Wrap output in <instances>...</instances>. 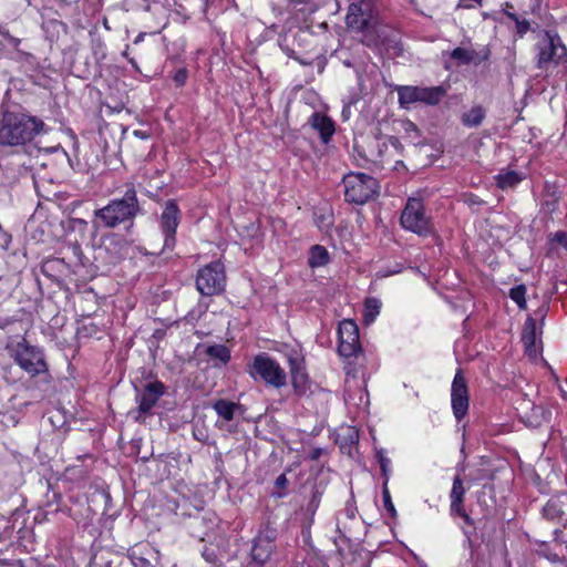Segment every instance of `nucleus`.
<instances>
[{"label": "nucleus", "mask_w": 567, "mask_h": 567, "mask_svg": "<svg viewBox=\"0 0 567 567\" xmlns=\"http://www.w3.org/2000/svg\"><path fill=\"white\" fill-rule=\"evenodd\" d=\"M143 214L135 185H125V190L120 196H114L107 204L93 213V225L96 228H124L131 230L136 217Z\"/></svg>", "instance_id": "1"}, {"label": "nucleus", "mask_w": 567, "mask_h": 567, "mask_svg": "<svg viewBox=\"0 0 567 567\" xmlns=\"http://www.w3.org/2000/svg\"><path fill=\"white\" fill-rule=\"evenodd\" d=\"M44 122L20 107L4 109L0 118V146L25 147L42 133H47Z\"/></svg>", "instance_id": "2"}, {"label": "nucleus", "mask_w": 567, "mask_h": 567, "mask_svg": "<svg viewBox=\"0 0 567 567\" xmlns=\"http://www.w3.org/2000/svg\"><path fill=\"white\" fill-rule=\"evenodd\" d=\"M378 14L372 0H360L351 3L346 16L347 28L361 38V42L370 45L378 37Z\"/></svg>", "instance_id": "3"}, {"label": "nucleus", "mask_w": 567, "mask_h": 567, "mask_svg": "<svg viewBox=\"0 0 567 567\" xmlns=\"http://www.w3.org/2000/svg\"><path fill=\"white\" fill-rule=\"evenodd\" d=\"M346 202L363 205L378 194V181L364 173H350L342 179Z\"/></svg>", "instance_id": "4"}, {"label": "nucleus", "mask_w": 567, "mask_h": 567, "mask_svg": "<svg viewBox=\"0 0 567 567\" xmlns=\"http://www.w3.org/2000/svg\"><path fill=\"white\" fill-rule=\"evenodd\" d=\"M248 373L252 379H261L266 384L276 389H280L287 383L285 370L266 352L255 355L248 364Z\"/></svg>", "instance_id": "5"}, {"label": "nucleus", "mask_w": 567, "mask_h": 567, "mask_svg": "<svg viewBox=\"0 0 567 567\" xmlns=\"http://www.w3.org/2000/svg\"><path fill=\"white\" fill-rule=\"evenodd\" d=\"M12 357L14 362L32 378L49 372L44 350L30 344L25 339L17 343Z\"/></svg>", "instance_id": "6"}, {"label": "nucleus", "mask_w": 567, "mask_h": 567, "mask_svg": "<svg viewBox=\"0 0 567 567\" xmlns=\"http://www.w3.org/2000/svg\"><path fill=\"white\" fill-rule=\"evenodd\" d=\"M537 68L544 69L549 63H567V48L563 43L558 33L545 30L540 34L537 43Z\"/></svg>", "instance_id": "7"}, {"label": "nucleus", "mask_w": 567, "mask_h": 567, "mask_svg": "<svg viewBox=\"0 0 567 567\" xmlns=\"http://www.w3.org/2000/svg\"><path fill=\"white\" fill-rule=\"evenodd\" d=\"M398 101L401 107L408 109L411 104L423 103L425 105H437L446 95V89L437 86L401 85L396 87Z\"/></svg>", "instance_id": "8"}, {"label": "nucleus", "mask_w": 567, "mask_h": 567, "mask_svg": "<svg viewBox=\"0 0 567 567\" xmlns=\"http://www.w3.org/2000/svg\"><path fill=\"white\" fill-rule=\"evenodd\" d=\"M400 221L404 229L419 236H429L433 231L431 219L425 215L424 204L419 198L408 199Z\"/></svg>", "instance_id": "9"}, {"label": "nucleus", "mask_w": 567, "mask_h": 567, "mask_svg": "<svg viewBox=\"0 0 567 567\" xmlns=\"http://www.w3.org/2000/svg\"><path fill=\"white\" fill-rule=\"evenodd\" d=\"M278 532L269 522L262 524L251 542L250 563L261 567L268 563L276 549Z\"/></svg>", "instance_id": "10"}, {"label": "nucleus", "mask_w": 567, "mask_h": 567, "mask_svg": "<svg viewBox=\"0 0 567 567\" xmlns=\"http://www.w3.org/2000/svg\"><path fill=\"white\" fill-rule=\"evenodd\" d=\"M226 275L220 261H213L202 267L196 276V288L202 296L212 297L224 291Z\"/></svg>", "instance_id": "11"}, {"label": "nucleus", "mask_w": 567, "mask_h": 567, "mask_svg": "<svg viewBox=\"0 0 567 567\" xmlns=\"http://www.w3.org/2000/svg\"><path fill=\"white\" fill-rule=\"evenodd\" d=\"M181 221V209L175 199H168L159 215V228L164 244L159 254L172 251L176 246V230Z\"/></svg>", "instance_id": "12"}, {"label": "nucleus", "mask_w": 567, "mask_h": 567, "mask_svg": "<svg viewBox=\"0 0 567 567\" xmlns=\"http://www.w3.org/2000/svg\"><path fill=\"white\" fill-rule=\"evenodd\" d=\"M338 352L341 357L351 358L361 351L359 328L353 320H343L338 329Z\"/></svg>", "instance_id": "13"}, {"label": "nucleus", "mask_w": 567, "mask_h": 567, "mask_svg": "<svg viewBox=\"0 0 567 567\" xmlns=\"http://www.w3.org/2000/svg\"><path fill=\"white\" fill-rule=\"evenodd\" d=\"M451 404L455 419L461 421L468 411V390L461 370L456 372L452 382Z\"/></svg>", "instance_id": "14"}, {"label": "nucleus", "mask_w": 567, "mask_h": 567, "mask_svg": "<svg viewBox=\"0 0 567 567\" xmlns=\"http://www.w3.org/2000/svg\"><path fill=\"white\" fill-rule=\"evenodd\" d=\"M164 393L165 385L158 380L148 382L141 391L137 390L135 401L138 405V413L143 415L152 414V409L156 405Z\"/></svg>", "instance_id": "15"}, {"label": "nucleus", "mask_w": 567, "mask_h": 567, "mask_svg": "<svg viewBox=\"0 0 567 567\" xmlns=\"http://www.w3.org/2000/svg\"><path fill=\"white\" fill-rule=\"evenodd\" d=\"M465 492L466 491L463 486V482H462L460 475H456L453 480V485H452V489L450 493V498H451L450 512H451L452 516L456 515V516L462 517L464 523L467 526H474V520L466 513L464 505H463Z\"/></svg>", "instance_id": "16"}, {"label": "nucleus", "mask_w": 567, "mask_h": 567, "mask_svg": "<svg viewBox=\"0 0 567 567\" xmlns=\"http://www.w3.org/2000/svg\"><path fill=\"white\" fill-rule=\"evenodd\" d=\"M327 484L317 478H308L305 484L306 514L309 516L310 523L313 520V516L319 508Z\"/></svg>", "instance_id": "17"}, {"label": "nucleus", "mask_w": 567, "mask_h": 567, "mask_svg": "<svg viewBox=\"0 0 567 567\" xmlns=\"http://www.w3.org/2000/svg\"><path fill=\"white\" fill-rule=\"evenodd\" d=\"M291 384L298 396H303L310 391V380L306 372L303 361L299 357H289Z\"/></svg>", "instance_id": "18"}, {"label": "nucleus", "mask_w": 567, "mask_h": 567, "mask_svg": "<svg viewBox=\"0 0 567 567\" xmlns=\"http://www.w3.org/2000/svg\"><path fill=\"white\" fill-rule=\"evenodd\" d=\"M159 551L150 545L135 546L128 551V558L134 567H156L150 558L158 559Z\"/></svg>", "instance_id": "19"}, {"label": "nucleus", "mask_w": 567, "mask_h": 567, "mask_svg": "<svg viewBox=\"0 0 567 567\" xmlns=\"http://www.w3.org/2000/svg\"><path fill=\"white\" fill-rule=\"evenodd\" d=\"M309 123L312 128L319 132L321 142L328 144L336 132L334 122L327 115L315 112Z\"/></svg>", "instance_id": "20"}, {"label": "nucleus", "mask_w": 567, "mask_h": 567, "mask_svg": "<svg viewBox=\"0 0 567 567\" xmlns=\"http://www.w3.org/2000/svg\"><path fill=\"white\" fill-rule=\"evenodd\" d=\"M567 494L550 498L543 508V515L550 520H561L566 516Z\"/></svg>", "instance_id": "21"}, {"label": "nucleus", "mask_w": 567, "mask_h": 567, "mask_svg": "<svg viewBox=\"0 0 567 567\" xmlns=\"http://www.w3.org/2000/svg\"><path fill=\"white\" fill-rule=\"evenodd\" d=\"M212 408L219 417L227 422L233 421L238 412L243 413V408L239 403L226 399L216 400Z\"/></svg>", "instance_id": "22"}, {"label": "nucleus", "mask_w": 567, "mask_h": 567, "mask_svg": "<svg viewBox=\"0 0 567 567\" xmlns=\"http://www.w3.org/2000/svg\"><path fill=\"white\" fill-rule=\"evenodd\" d=\"M389 150V141L386 135H375L369 144V153L367 157L372 162L382 161Z\"/></svg>", "instance_id": "23"}, {"label": "nucleus", "mask_w": 567, "mask_h": 567, "mask_svg": "<svg viewBox=\"0 0 567 567\" xmlns=\"http://www.w3.org/2000/svg\"><path fill=\"white\" fill-rule=\"evenodd\" d=\"M451 58L458 62V64H480L482 61L487 59V54L480 55L474 50H468L465 48H456L451 52Z\"/></svg>", "instance_id": "24"}, {"label": "nucleus", "mask_w": 567, "mask_h": 567, "mask_svg": "<svg viewBox=\"0 0 567 567\" xmlns=\"http://www.w3.org/2000/svg\"><path fill=\"white\" fill-rule=\"evenodd\" d=\"M486 116V112L483 106L475 105L470 111L462 114L461 122L465 127H477L480 126Z\"/></svg>", "instance_id": "25"}, {"label": "nucleus", "mask_w": 567, "mask_h": 567, "mask_svg": "<svg viewBox=\"0 0 567 567\" xmlns=\"http://www.w3.org/2000/svg\"><path fill=\"white\" fill-rule=\"evenodd\" d=\"M329 262V254L328 250L320 245H315L311 247L308 258V264L311 268H318L327 265Z\"/></svg>", "instance_id": "26"}, {"label": "nucleus", "mask_w": 567, "mask_h": 567, "mask_svg": "<svg viewBox=\"0 0 567 567\" xmlns=\"http://www.w3.org/2000/svg\"><path fill=\"white\" fill-rule=\"evenodd\" d=\"M522 341L527 350H532L536 344V321L532 317L525 321Z\"/></svg>", "instance_id": "27"}, {"label": "nucleus", "mask_w": 567, "mask_h": 567, "mask_svg": "<svg viewBox=\"0 0 567 567\" xmlns=\"http://www.w3.org/2000/svg\"><path fill=\"white\" fill-rule=\"evenodd\" d=\"M205 353L213 360H217L220 364H227L230 360V350L224 344L208 346Z\"/></svg>", "instance_id": "28"}, {"label": "nucleus", "mask_w": 567, "mask_h": 567, "mask_svg": "<svg viewBox=\"0 0 567 567\" xmlns=\"http://www.w3.org/2000/svg\"><path fill=\"white\" fill-rule=\"evenodd\" d=\"M495 178L496 185L502 189L513 188L522 181V177L515 171L499 173Z\"/></svg>", "instance_id": "29"}, {"label": "nucleus", "mask_w": 567, "mask_h": 567, "mask_svg": "<svg viewBox=\"0 0 567 567\" xmlns=\"http://www.w3.org/2000/svg\"><path fill=\"white\" fill-rule=\"evenodd\" d=\"M64 266L65 265L61 259H56V258L47 259L41 265V272L45 277L56 281V277H58L56 271L64 268Z\"/></svg>", "instance_id": "30"}, {"label": "nucleus", "mask_w": 567, "mask_h": 567, "mask_svg": "<svg viewBox=\"0 0 567 567\" xmlns=\"http://www.w3.org/2000/svg\"><path fill=\"white\" fill-rule=\"evenodd\" d=\"M526 287L518 285L509 290V298L518 306L519 309H526Z\"/></svg>", "instance_id": "31"}, {"label": "nucleus", "mask_w": 567, "mask_h": 567, "mask_svg": "<svg viewBox=\"0 0 567 567\" xmlns=\"http://www.w3.org/2000/svg\"><path fill=\"white\" fill-rule=\"evenodd\" d=\"M289 481L287 478L286 473L280 474L275 481V491L272 492V496L276 498H284L288 495L287 486Z\"/></svg>", "instance_id": "32"}, {"label": "nucleus", "mask_w": 567, "mask_h": 567, "mask_svg": "<svg viewBox=\"0 0 567 567\" xmlns=\"http://www.w3.org/2000/svg\"><path fill=\"white\" fill-rule=\"evenodd\" d=\"M382 498H383L384 508L390 514V516L392 518L396 517L398 513H396V509H395V507H394V505L392 503L390 491H389L386 482H383Z\"/></svg>", "instance_id": "33"}, {"label": "nucleus", "mask_w": 567, "mask_h": 567, "mask_svg": "<svg viewBox=\"0 0 567 567\" xmlns=\"http://www.w3.org/2000/svg\"><path fill=\"white\" fill-rule=\"evenodd\" d=\"M377 457L380 464L382 476L384 477V482L389 483L391 472V460L386 457L382 451L377 452Z\"/></svg>", "instance_id": "34"}, {"label": "nucleus", "mask_w": 567, "mask_h": 567, "mask_svg": "<svg viewBox=\"0 0 567 567\" xmlns=\"http://www.w3.org/2000/svg\"><path fill=\"white\" fill-rule=\"evenodd\" d=\"M380 308H381V302L378 299L368 298L365 300V309L368 311L365 313V319H368V317H370V320L372 321L374 319V317L379 313Z\"/></svg>", "instance_id": "35"}, {"label": "nucleus", "mask_w": 567, "mask_h": 567, "mask_svg": "<svg viewBox=\"0 0 567 567\" xmlns=\"http://www.w3.org/2000/svg\"><path fill=\"white\" fill-rule=\"evenodd\" d=\"M187 78L188 71L185 68L178 69L173 75V80L177 86L185 85Z\"/></svg>", "instance_id": "36"}, {"label": "nucleus", "mask_w": 567, "mask_h": 567, "mask_svg": "<svg viewBox=\"0 0 567 567\" xmlns=\"http://www.w3.org/2000/svg\"><path fill=\"white\" fill-rule=\"evenodd\" d=\"M465 203L470 207H480V206L484 205V200L481 197H478L477 195H474V194L467 195L466 198H465Z\"/></svg>", "instance_id": "37"}, {"label": "nucleus", "mask_w": 567, "mask_h": 567, "mask_svg": "<svg viewBox=\"0 0 567 567\" xmlns=\"http://www.w3.org/2000/svg\"><path fill=\"white\" fill-rule=\"evenodd\" d=\"M20 321V319L16 316H11V317H0V329L1 330H4L7 329L8 327L12 326L13 323Z\"/></svg>", "instance_id": "38"}, {"label": "nucleus", "mask_w": 567, "mask_h": 567, "mask_svg": "<svg viewBox=\"0 0 567 567\" xmlns=\"http://www.w3.org/2000/svg\"><path fill=\"white\" fill-rule=\"evenodd\" d=\"M389 146H391L398 154L403 151V145L396 136H388Z\"/></svg>", "instance_id": "39"}, {"label": "nucleus", "mask_w": 567, "mask_h": 567, "mask_svg": "<svg viewBox=\"0 0 567 567\" xmlns=\"http://www.w3.org/2000/svg\"><path fill=\"white\" fill-rule=\"evenodd\" d=\"M347 442L351 445L359 442V433L353 427L347 429Z\"/></svg>", "instance_id": "40"}, {"label": "nucleus", "mask_w": 567, "mask_h": 567, "mask_svg": "<svg viewBox=\"0 0 567 567\" xmlns=\"http://www.w3.org/2000/svg\"><path fill=\"white\" fill-rule=\"evenodd\" d=\"M202 556L204 557V559L210 564H215L217 561V555L215 553V550L213 549H209V548H205L202 553Z\"/></svg>", "instance_id": "41"}, {"label": "nucleus", "mask_w": 567, "mask_h": 567, "mask_svg": "<svg viewBox=\"0 0 567 567\" xmlns=\"http://www.w3.org/2000/svg\"><path fill=\"white\" fill-rule=\"evenodd\" d=\"M107 240H109V243L111 245H114V246H116V248H118L117 249L118 252H122V248H123V238H122V236L114 234L113 236L109 237Z\"/></svg>", "instance_id": "42"}, {"label": "nucleus", "mask_w": 567, "mask_h": 567, "mask_svg": "<svg viewBox=\"0 0 567 567\" xmlns=\"http://www.w3.org/2000/svg\"><path fill=\"white\" fill-rule=\"evenodd\" d=\"M516 29L517 33L523 35L529 30V22L526 20H518V22H516Z\"/></svg>", "instance_id": "43"}, {"label": "nucleus", "mask_w": 567, "mask_h": 567, "mask_svg": "<svg viewBox=\"0 0 567 567\" xmlns=\"http://www.w3.org/2000/svg\"><path fill=\"white\" fill-rule=\"evenodd\" d=\"M554 240L565 247H567V234L565 231H556L554 234Z\"/></svg>", "instance_id": "44"}, {"label": "nucleus", "mask_w": 567, "mask_h": 567, "mask_svg": "<svg viewBox=\"0 0 567 567\" xmlns=\"http://www.w3.org/2000/svg\"><path fill=\"white\" fill-rule=\"evenodd\" d=\"M323 450L320 447H315L309 452V458L312 461H317L320 458Z\"/></svg>", "instance_id": "45"}, {"label": "nucleus", "mask_w": 567, "mask_h": 567, "mask_svg": "<svg viewBox=\"0 0 567 567\" xmlns=\"http://www.w3.org/2000/svg\"><path fill=\"white\" fill-rule=\"evenodd\" d=\"M401 271H402V267L400 265H396L395 268H391V269L384 270L382 272L381 277H389V276L399 274Z\"/></svg>", "instance_id": "46"}, {"label": "nucleus", "mask_w": 567, "mask_h": 567, "mask_svg": "<svg viewBox=\"0 0 567 567\" xmlns=\"http://www.w3.org/2000/svg\"><path fill=\"white\" fill-rule=\"evenodd\" d=\"M351 115V103L343 105L341 116L344 121L349 120Z\"/></svg>", "instance_id": "47"}, {"label": "nucleus", "mask_w": 567, "mask_h": 567, "mask_svg": "<svg viewBox=\"0 0 567 567\" xmlns=\"http://www.w3.org/2000/svg\"><path fill=\"white\" fill-rule=\"evenodd\" d=\"M405 131H406V132H410V131L419 132V130H417L416 125H415L413 122H411V121H409V122L406 123Z\"/></svg>", "instance_id": "48"}, {"label": "nucleus", "mask_w": 567, "mask_h": 567, "mask_svg": "<svg viewBox=\"0 0 567 567\" xmlns=\"http://www.w3.org/2000/svg\"><path fill=\"white\" fill-rule=\"evenodd\" d=\"M134 135L141 140H146L148 134L144 131H134Z\"/></svg>", "instance_id": "49"}, {"label": "nucleus", "mask_w": 567, "mask_h": 567, "mask_svg": "<svg viewBox=\"0 0 567 567\" xmlns=\"http://www.w3.org/2000/svg\"><path fill=\"white\" fill-rule=\"evenodd\" d=\"M506 16H507L511 20H513L515 23H516V22H518V20H519V19H518V17H517V14H515V13H513V12H508V11H506Z\"/></svg>", "instance_id": "50"}, {"label": "nucleus", "mask_w": 567, "mask_h": 567, "mask_svg": "<svg viewBox=\"0 0 567 567\" xmlns=\"http://www.w3.org/2000/svg\"><path fill=\"white\" fill-rule=\"evenodd\" d=\"M144 37H145L144 32L137 34V37L134 39V43L137 44V43L142 42Z\"/></svg>", "instance_id": "51"}, {"label": "nucleus", "mask_w": 567, "mask_h": 567, "mask_svg": "<svg viewBox=\"0 0 567 567\" xmlns=\"http://www.w3.org/2000/svg\"><path fill=\"white\" fill-rule=\"evenodd\" d=\"M128 61L133 65V68L137 69V64H136V61L134 59H130Z\"/></svg>", "instance_id": "52"}, {"label": "nucleus", "mask_w": 567, "mask_h": 567, "mask_svg": "<svg viewBox=\"0 0 567 567\" xmlns=\"http://www.w3.org/2000/svg\"><path fill=\"white\" fill-rule=\"evenodd\" d=\"M396 165H398V167H401V165L404 166L402 161H396Z\"/></svg>", "instance_id": "53"}, {"label": "nucleus", "mask_w": 567, "mask_h": 567, "mask_svg": "<svg viewBox=\"0 0 567 567\" xmlns=\"http://www.w3.org/2000/svg\"><path fill=\"white\" fill-rule=\"evenodd\" d=\"M396 165H398V167H401V165L404 166L402 161H396Z\"/></svg>", "instance_id": "54"}, {"label": "nucleus", "mask_w": 567, "mask_h": 567, "mask_svg": "<svg viewBox=\"0 0 567 567\" xmlns=\"http://www.w3.org/2000/svg\"><path fill=\"white\" fill-rule=\"evenodd\" d=\"M324 220H326V217H323V216H322V217L320 218V221H322V223H323Z\"/></svg>", "instance_id": "55"}]
</instances>
